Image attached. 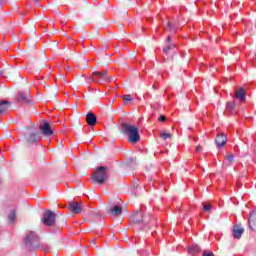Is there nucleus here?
Instances as JSON below:
<instances>
[{"label": "nucleus", "mask_w": 256, "mask_h": 256, "mask_svg": "<svg viewBox=\"0 0 256 256\" xmlns=\"http://www.w3.org/2000/svg\"><path fill=\"white\" fill-rule=\"evenodd\" d=\"M122 133L128 137L129 143L135 145L141 140V135H139V128L133 126L129 123H122L121 125Z\"/></svg>", "instance_id": "nucleus-1"}, {"label": "nucleus", "mask_w": 256, "mask_h": 256, "mask_svg": "<svg viewBox=\"0 0 256 256\" xmlns=\"http://www.w3.org/2000/svg\"><path fill=\"white\" fill-rule=\"evenodd\" d=\"M24 243L28 251H35V249H43V245L39 241V235H37L34 231L26 232V236L24 238Z\"/></svg>", "instance_id": "nucleus-2"}, {"label": "nucleus", "mask_w": 256, "mask_h": 256, "mask_svg": "<svg viewBox=\"0 0 256 256\" xmlns=\"http://www.w3.org/2000/svg\"><path fill=\"white\" fill-rule=\"evenodd\" d=\"M113 81V78L109 77L108 72H99L95 71L92 73L90 78H88V83H99L100 85H103L105 83H111Z\"/></svg>", "instance_id": "nucleus-3"}, {"label": "nucleus", "mask_w": 256, "mask_h": 256, "mask_svg": "<svg viewBox=\"0 0 256 256\" xmlns=\"http://www.w3.org/2000/svg\"><path fill=\"white\" fill-rule=\"evenodd\" d=\"M107 177V167L100 166L94 171L92 179L101 185L104 181H107Z\"/></svg>", "instance_id": "nucleus-4"}, {"label": "nucleus", "mask_w": 256, "mask_h": 256, "mask_svg": "<svg viewBox=\"0 0 256 256\" xmlns=\"http://www.w3.org/2000/svg\"><path fill=\"white\" fill-rule=\"evenodd\" d=\"M55 213H53V211L51 210H47L44 214H43V218H42V222L44 223V225H47L48 227H53V225H55Z\"/></svg>", "instance_id": "nucleus-5"}, {"label": "nucleus", "mask_w": 256, "mask_h": 256, "mask_svg": "<svg viewBox=\"0 0 256 256\" xmlns=\"http://www.w3.org/2000/svg\"><path fill=\"white\" fill-rule=\"evenodd\" d=\"M68 209L74 215H79L83 211V203L81 202H69Z\"/></svg>", "instance_id": "nucleus-6"}, {"label": "nucleus", "mask_w": 256, "mask_h": 256, "mask_svg": "<svg viewBox=\"0 0 256 256\" xmlns=\"http://www.w3.org/2000/svg\"><path fill=\"white\" fill-rule=\"evenodd\" d=\"M40 131L42 134H44L46 137H51L53 135L54 131L51 129V125L49 123L44 122L40 125Z\"/></svg>", "instance_id": "nucleus-7"}, {"label": "nucleus", "mask_w": 256, "mask_h": 256, "mask_svg": "<svg viewBox=\"0 0 256 256\" xmlns=\"http://www.w3.org/2000/svg\"><path fill=\"white\" fill-rule=\"evenodd\" d=\"M217 147H225L227 144V136L225 134H218L215 139Z\"/></svg>", "instance_id": "nucleus-8"}, {"label": "nucleus", "mask_w": 256, "mask_h": 256, "mask_svg": "<svg viewBox=\"0 0 256 256\" xmlns=\"http://www.w3.org/2000/svg\"><path fill=\"white\" fill-rule=\"evenodd\" d=\"M245 229L239 225H235L232 230V235L234 239H241V235H243Z\"/></svg>", "instance_id": "nucleus-9"}, {"label": "nucleus", "mask_w": 256, "mask_h": 256, "mask_svg": "<svg viewBox=\"0 0 256 256\" xmlns=\"http://www.w3.org/2000/svg\"><path fill=\"white\" fill-rule=\"evenodd\" d=\"M108 213L110 215H112L113 217H117V216L121 215V213H123V208H121V206H119V205H115L109 209Z\"/></svg>", "instance_id": "nucleus-10"}, {"label": "nucleus", "mask_w": 256, "mask_h": 256, "mask_svg": "<svg viewBox=\"0 0 256 256\" xmlns=\"http://www.w3.org/2000/svg\"><path fill=\"white\" fill-rule=\"evenodd\" d=\"M17 101L20 103H29V92H18Z\"/></svg>", "instance_id": "nucleus-11"}, {"label": "nucleus", "mask_w": 256, "mask_h": 256, "mask_svg": "<svg viewBox=\"0 0 256 256\" xmlns=\"http://www.w3.org/2000/svg\"><path fill=\"white\" fill-rule=\"evenodd\" d=\"M41 137L39 136V133H31L27 138V143H30V145H33L34 143H37L40 141Z\"/></svg>", "instance_id": "nucleus-12"}, {"label": "nucleus", "mask_w": 256, "mask_h": 256, "mask_svg": "<svg viewBox=\"0 0 256 256\" xmlns=\"http://www.w3.org/2000/svg\"><path fill=\"white\" fill-rule=\"evenodd\" d=\"M86 121H87L88 125L93 127V125H95L97 123V116H95V114H93V113H88L86 115Z\"/></svg>", "instance_id": "nucleus-13"}, {"label": "nucleus", "mask_w": 256, "mask_h": 256, "mask_svg": "<svg viewBox=\"0 0 256 256\" xmlns=\"http://www.w3.org/2000/svg\"><path fill=\"white\" fill-rule=\"evenodd\" d=\"M246 95L247 94L245 93V89L239 88L238 90H236L235 97L236 99H239V101H245Z\"/></svg>", "instance_id": "nucleus-14"}, {"label": "nucleus", "mask_w": 256, "mask_h": 256, "mask_svg": "<svg viewBox=\"0 0 256 256\" xmlns=\"http://www.w3.org/2000/svg\"><path fill=\"white\" fill-rule=\"evenodd\" d=\"M199 251H201V248L197 244H192L188 248V253H190V255H195L196 253H199Z\"/></svg>", "instance_id": "nucleus-15"}, {"label": "nucleus", "mask_w": 256, "mask_h": 256, "mask_svg": "<svg viewBox=\"0 0 256 256\" xmlns=\"http://www.w3.org/2000/svg\"><path fill=\"white\" fill-rule=\"evenodd\" d=\"M9 105H10L9 101L4 100L0 102V114L5 113V111L9 109Z\"/></svg>", "instance_id": "nucleus-16"}, {"label": "nucleus", "mask_w": 256, "mask_h": 256, "mask_svg": "<svg viewBox=\"0 0 256 256\" xmlns=\"http://www.w3.org/2000/svg\"><path fill=\"white\" fill-rule=\"evenodd\" d=\"M226 111L228 113H231V115H233V113H235V103L234 102H228L226 104Z\"/></svg>", "instance_id": "nucleus-17"}, {"label": "nucleus", "mask_w": 256, "mask_h": 256, "mask_svg": "<svg viewBox=\"0 0 256 256\" xmlns=\"http://www.w3.org/2000/svg\"><path fill=\"white\" fill-rule=\"evenodd\" d=\"M174 48H175V44H170L163 49V52L165 53V55H169V51L173 50Z\"/></svg>", "instance_id": "nucleus-18"}, {"label": "nucleus", "mask_w": 256, "mask_h": 256, "mask_svg": "<svg viewBox=\"0 0 256 256\" xmlns=\"http://www.w3.org/2000/svg\"><path fill=\"white\" fill-rule=\"evenodd\" d=\"M123 101H125V103L129 102V101H133V95L131 94H127V95H124L122 97Z\"/></svg>", "instance_id": "nucleus-19"}, {"label": "nucleus", "mask_w": 256, "mask_h": 256, "mask_svg": "<svg viewBox=\"0 0 256 256\" xmlns=\"http://www.w3.org/2000/svg\"><path fill=\"white\" fill-rule=\"evenodd\" d=\"M15 217H16L15 210H12L10 212V214L8 215V219H9V221L13 222V221H15Z\"/></svg>", "instance_id": "nucleus-20"}, {"label": "nucleus", "mask_w": 256, "mask_h": 256, "mask_svg": "<svg viewBox=\"0 0 256 256\" xmlns=\"http://www.w3.org/2000/svg\"><path fill=\"white\" fill-rule=\"evenodd\" d=\"M212 207L213 206L211 204H204L203 211H211Z\"/></svg>", "instance_id": "nucleus-21"}, {"label": "nucleus", "mask_w": 256, "mask_h": 256, "mask_svg": "<svg viewBox=\"0 0 256 256\" xmlns=\"http://www.w3.org/2000/svg\"><path fill=\"white\" fill-rule=\"evenodd\" d=\"M161 137H162V139H164V140H165V139H169V138L171 137V134L164 132V133L161 134Z\"/></svg>", "instance_id": "nucleus-22"}, {"label": "nucleus", "mask_w": 256, "mask_h": 256, "mask_svg": "<svg viewBox=\"0 0 256 256\" xmlns=\"http://www.w3.org/2000/svg\"><path fill=\"white\" fill-rule=\"evenodd\" d=\"M235 156H233V154H230L226 157V160L229 162V163H233V159H234Z\"/></svg>", "instance_id": "nucleus-23"}, {"label": "nucleus", "mask_w": 256, "mask_h": 256, "mask_svg": "<svg viewBox=\"0 0 256 256\" xmlns=\"http://www.w3.org/2000/svg\"><path fill=\"white\" fill-rule=\"evenodd\" d=\"M202 256H215L213 252H204Z\"/></svg>", "instance_id": "nucleus-24"}, {"label": "nucleus", "mask_w": 256, "mask_h": 256, "mask_svg": "<svg viewBox=\"0 0 256 256\" xmlns=\"http://www.w3.org/2000/svg\"><path fill=\"white\" fill-rule=\"evenodd\" d=\"M158 121H161V122L167 121V117H165V116H160V117L158 118Z\"/></svg>", "instance_id": "nucleus-25"}, {"label": "nucleus", "mask_w": 256, "mask_h": 256, "mask_svg": "<svg viewBox=\"0 0 256 256\" xmlns=\"http://www.w3.org/2000/svg\"><path fill=\"white\" fill-rule=\"evenodd\" d=\"M168 31H173V24L171 22H168Z\"/></svg>", "instance_id": "nucleus-26"}, {"label": "nucleus", "mask_w": 256, "mask_h": 256, "mask_svg": "<svg viewBox=\"0 0 256 256\" xmlns=\"http://www.w3.org/2000/svg\"><path fill=\"white\" fill-rule=\"evenodd\" d=\"M196 151H197V153L201 152V146H197Z\"/></svg>", "instance_id": "nucleus-27"}, {"label": "nucleus", "mask_w": 256, "mask_h": 256, "mask_svg": "<svg viewBox=\"0 0 256 256\" xmlns=\"http://www.w3.org/2000/svg\"><path fill=\"white\" fill-rule=\"evenodd\" d=\"M167 42L170 43L171 42V36L167 37Z\"/></svg>", "instance_id": "nucleus-28"}, {"label": "nucleus", "mask_w": 256, "mask_h": 256, "mask_svg": "<svg viewBox=\"0 0 256 256\" xmlns=\"http://www.w3.org/2000/svg\"><path fill=\"white\" fill-rule=\"evenodd\" d=\"M5 3V0H0V5H3Z\"/></svg>", "instance_id": "nucleus-29"}, {"label": "nucleus", "mask_w": 256, "mask_h": 256, "mask_svg": "<svg viewBox=\"0 0 256 256\" xmlns=\"http://www.w3.org/2000/svg\"><path fill=\"white\" fill-rule=\"evenodd\" d=\"M91 243H92L93 245H95V240H92Z\"/></svg>", "instance_id": "nucleus-30"}, {"label": "nucleus", "mask_w": 256, "mask_h": 256, "mask_svg": "<svg viewBox=\"0 0 256 256\" xmlns=\"http://www.w3.org/2000/svg\"><path fill=\"white\" fill-rule=\"evenodd\" d=\"M0 183H1V180H0Z\"/></svg>", "instance_id": "nucleus-31"}]
</instances>
